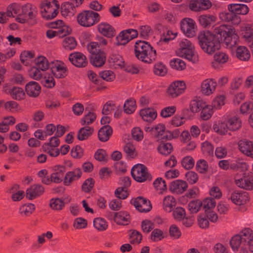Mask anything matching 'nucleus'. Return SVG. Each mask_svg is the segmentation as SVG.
<instances>
[{"label": "nucleus", "mask_w": 253, "mask_h": 253, "mask_svg": "<svg viewBox=\"0 0 253 253\" xmlns=\"http://www.w3.org/2000/svg\"><path fill=\"white\" fill-rule=\"evenodd\" d=\"M69 60L73 65L77 67H84L87 64L85 56L81 52H74L69 55Z\"/></svg>", "instance_id": "obj_10"}, {"label": "nucleus", "mask_w": 253, "mask_h": 253, "mask_svg": "<svg viewBox=\"0 0 253 253\" xmlns=\"http://www.w3.org/2000/svg\"><path fill=\"white\" fill-rule=\"evenodd\" d=\"M241 35L248 42H253V30L249 24H245L242 26Z\"/></svg>", "instance_id": "obj_33"}, {"label": "nucleus", "mask_w": 253, "mask_h": 253, "mask_svg": "<svg viewBox=\"0 0 253 253\" xmlns=\"http://www.w3.org/2000/svg\"><path fill=\"white\" fill-rule=\"evenodd\" d=\"M124 151L130 158H134L137 156L134 146L131 143H126L124 147Z\"/></svg>", "instance_id": "obj_55"}, {"label": "nucleus", "mask_w": 253, "mask_h": 253, "mask_svg": "<svg viewBox=\"0 0 253 253\" xmlns=\"http://www.w3.org/2000/svg\"><path fill=\"white\" fill-rule=\"evenodd\" d=\"M139 115L144 121L151 123L157 118V112L153 108H145L140 110Z\"/></svg>", "instance_id": "obj_21"}, {"label": "nucleus", "mask_w": 253, "mask_h": 253, "mask_svg": "<svg viewBox=\"0 0 253 253\" xmlns=\"http://www.w3.org/2000/svg\"><path fill=\"white\" fill-rule=\"evenodd\" d=\"M108 218L110 219H113L115 222L118 225H126L130 221L129 214L126 211H120L116 212L112 215H108Z\"/></svg>", "instance_id": "obj_8"}, {"label": "nucleus", "mask_w": 253, "mask_h": 253, "mask_svg": "<svg viewBox=\"0 0 253 253\" xmlns=\"http://www.w3.org/2000/svg\"><path fill=\"white\" fill-rule=\"evenodd\" d=\"M236 56L241 60L247 61L250 59L251 54L246 47L240 46L237 48Z\"/></svg>", "instance_id": "obj_40"}, {"label": "nucleus", "mask_w": 253, "mask_h": 253, "mask_svg": "<svg viewBox=\"0 0 253 253\" xmlns=\"http://www.w3.org/2000/svg\"><path fill=\"white\" fill-rule=\"evenodd\" d=\"M214 61L212 62V67L216 69L221 68V65L227 62L228 55L223 52H217L213 56Z\"/></svg>", "instance_id": "obj_24"}, {"label": "nucleus", "mask_w": 253, "mask_h": 253, "mask_svg": "<svg viewBox=\"0 0 253 253\" xmlns=\"http://www.w3.org/2000/svg\"><path fill=\"white\" fill-rule=\"evenodd\" d=\"M23 14L27 15L29 18L35 21L37 14V7L31 3H27L21 7Z\"/></svg>", "instance_id": "obj_29"}, {"label": "nucleus", "mask_w": 253, "mask_h": 253, "mask_svg": "<svg viewBox=\"0 0 253 253\" xmlns=\"http://www.w3.org/2000/svg\"><path fill=\"white\" fill-rule=\"evenodd\" d=\"M64 206V202L59 198H52L50 201V207L53 210H61Z\"/></svg>", "instance_id": "obj_59"}, {"label": "nucleus", "mask_w": 253, "mask_h": 253, "mask_svg": "<svg viewBox=\"0 0 253 253\" xmlns=\"http://www.w3.org/2000/svg\"><path fill=\"white\" fill-rule=\"evenodd\" d=\"M170 66L174 69L181 71L185 69L186 64L180 58H173L170 61Z\"/></svg>", "instance_id": "obj_47"}, {"label": "nucleus", "mask_w": 253, "mask_h": 253, "mask_svg": "<svg viewBox=\"0 0 253 253\" xmlns=\"http://www.w3.org/2000/svg\"><path fill=\"white\" fill-rule=\"evenodd\" d=\"M216 85L217 83L214 79H206L201 84V92L205 95H210L215 91Z\"/></svg>", "instance_id": "obj_13"}, {"label": "nucleus", "mask_w": 253, "mask_h": 253, "mask_svg": "<svg viewBox=\"0 0 253 253\" xmlns=\"http://www.w3.org/2000/svg\"><path fill=\"white\" fill-rule=\"evenodd\" d=\"M202 206V202L200 200H194L188 204V209L191 213H197Z\"/></svg>", "instance_id": "obj_63"}, {"label": "nucleus", "mask_w": 253, "mask_h": 253, "mask_svg": "<svg viewBox=\"0 0 253 253\" xmlns=\"http://www.w3.org/2000/svg\"><path fill=\"white\" fill-rule=\"evenodd\" d=\"M35 65L40 69L41 70L44 71L49 68V62L46 58L43 56H39L35 59Z\"/></svg>", "instance_id": "obj_41"}, {"label": "nucleus", "mask_w": 253, "mask_h": 253, "mask_svg": "<svg viewBox=\"0 0 253 253\" xmlns=\"http://www.w3.org/2000/svg\"><path fill=\"white\" fill-rule=\"evenodd\" d=\"M93 226L97 230L102 231L107 228L108 224L104 219L97 217L93 220Z\"/></svg>", "instance_id": "obj_50"}, {"label": "nucleus", "mask_w": 253, "mask_h": 253, "mask_svg": "<svg viewBox=\"0 0 253 253\" xmlns=\"http://www.w3.org/2000/svg\"><path fill=\"white\" fill-rule=\"evenodd\" d=\"M27 94L31 97H36L40 93L41 87L39 84L35 81L28 82L25 85Z\"/></svg>", "instance_id": "obj_19"}, {"label": "nucleus", "mask_w": 253, "mask_h": 253, "mask_svg": "<svg viewBox=\"0 0 253 253\" xmlns=\"http://www.w3.org/2000/svg\"><path fill=\"white\" fill-rule=\"evenodd\" d=\"M133 205L135 208L141 212H148L152 209L150 201L141 197L136 198L133 202Z\"/></svg>", "instance_id": "obj_12"}, {"label": "nucleus", "mask_w": 253, "mask_h": 253, "mask_svg": "<svg viewBox=\"0 0 253 253\" xmlns=\"http://www.w3.org/2000/svg\"><path fill=\"white\" fill-rule=\"evenodd\" d=\"M97 29L99 32L105 36L110 38L115 35L114 28L107 23H100L98 25Z\"/></svg>", "instance_id": "obj_27"}, {"label": "nucleus", "mask_w": 253, "mask_h": 253, "mask_svg": "<svg viewBox=\"0 0 253 253\" xmlns=\"http://www.w3.org/2000/svg\"><path fill=\"white\" fill-rule=\"evenodd\" d=\"M219 18L223 21L230 22L233 25H239L241 19L240 16L236 15L234 12H221L219 14Z\"/></svg>", "instance_id": "obj_22"}, {"label": "nucleus", "mask_w": 253, "mask_h": 253, "mask_svg": "<svg viewBox=\"0 0 253 253\" xmlns=\"http://www.w3.org/2000/svg\"><path fill=\"white\" fill-rule=\"evenodd\" d=\"M182 167L186 169H192L195 165L194 159L190 156H187L182 158L181 161Z\"/></svg>", "instance_id": "obj_54"}, {"label": "nucleus", "mask_w": 253, "mask_h": 253, "mask_svg": "<svg viewBox=\"0 0 253 253\" xmlns=\"http://www.w3.org/2000/svg\"><path fill=\"white\" fill-rule=\"evenodd\" d=\"M106 56L104 51H99L98 53L91 55L90 62L92 65L96 67H102L105 63Z\"/></svg>", "instance_id": "obj_26"}, {"label": "nucleus", "mask_w": 253, "mask_h": 253, "mask_svg": "<svg viewBox=\"0 0 253 253\" xmlns=\"http://www.w3.org/2000/svg\"><path fill=\"white\" fill-rule=\"evenodd\" d=\"M169 187L172 193L181 194L187 190L188 184L185 181L178 179L171 182Z\"/></svg>", "instance_id": "obj_14"}, {"label": "nucleus", "mask_w": 253, "mask_h": 253, "mask_svg": "<svg viewBox=\"0 0 253 253\" xmlns=\"http://www.w3.org/2000/svg\"><path fill=\"white\" fill-rule=\"evenodd\" d=\"M173 215L175 219L181 221L185 217V211L183 208L176 207L173 211Z\"/></svg>", "instance_id": "obj_64"}, {"label": "nucleus", "mask_w": 253, "mask_h": 253, "mask_svg": "<svg viewBox=\"0 0 253 253\" xmlns=\"http://www.w3.org/2000/svg\"><path fill=\"white\" fill-rule=\"evenodd\" d=\"M113 132L110 126L106 125L102 127L98 131V136L100 141L106 142L109 140Z\"/></svg>", "instance_id": "obj_30"}, {"label": "nucleus", "mask_w": 253, "mask_h": 253, "mask_svg": "<svg viewBox=\"0 0 253 253\" xmlns=\"http://www.w3.org/2000/svg\"><path fill=\"white\" fill-rule=\"evenodd\" d=\"M213 130L220 135H224L228 129L227 123L225 122L218 121L214 123L213 125Z\"/></svg>", "instance_id": "obj_39"}, {"label": "nucleus", "mask_w": 253, "mask_h": 253, "mask_svg": "<svg viewBox=\"0 0 253 253\" xmlns=\"http://www.w3.org/2000/svg\"><path fill=\"white\" fill-rule=\"evenodd\" d=\"M176 35V33H174L171 30L166 29L161 36L160 42L168 43L170 41L173 40Z\"/></svg>", "instance_id": "obj_53"}, {"label": "nucleus", "mask_w": 253, "mask_h": 253, "mask_svg": "<svg viewBox=\"0 0 253 253\" xmlns=\"http://www.w3.org/2000/svg\"><path fill=\"white\" fill-rule=\"evenodd\" d=\"M96 118L95 113L89 112L85 114L81 120V124L82 126L89 125L93 123Z\"/></svg>", "instance_id": "obj_49"}, {"label": "nucleus", "mask_w": 253, "mask_h": 253, "mask_svg": "<svg viewBox=\"0 0 253 253\" xmlns=\"http://www.w3.org/2000/svg\"><path fill=\"white\" fill-rule=\"evenodd\" d=\"M82 175V171L79 168H76L71 171H68L64 177L63 184L65 186H69L73 182L79 180Z\"/></svg>", "instance_id": "obj_11"}, {"label": "nucleus", "mask_w": 253, "mask_h": 253, "mask_svg": "<svg viewBox=\"0 0 253 253\" xmlns=\"http://www.w3.org/2000/svg\"><path fill=\"white\" fill-rule=\"evenodd\" d=\"M35 210V206L31 203L22 205L19 208V212L22 216H28Z\"/></svg>", "instance_id": "obj_44"}, {"label": "nucleus", "mask_w": 253, "mask_h": 253, "mask_svg": "<svg viewBox=\"0 0 253 253\" xmlns=\"http://www.w3.org/2000/svg\"><path fill=\"white\" fill-rule=\"evenodd\" d=\"M63 47L67 50H73L77 46V42L75 39L72 37H66L63 41Z\"/></svg>", "instance_id": "obj_43"}, {"label": "nucleus", "mask_w": 253, "mask_h": 253, "mask_svg": "<svg viewBox=\"0 0 253 253\" xmlns=\"http://www.w3.org/2000/svg\"><path fill=\"white\" fill-rule=\"evenodd\" d=\"M129 33L127 30L122 31L119 35L117 37V40L119 44L124 45L130 41V36H129Z\"/></svg>", "instance_id": "obj_56"}, {"label": "nucleus", "mask_w": 253, "mask_h": 253, "mask_svg": "<svg viewBox=\"0 0 253 253\" xmlns=\"http://www.w3.org/2000/svg\"><path fill=\"white\" fill-rule=\"evenodd\" d=\"M166 127L164 125L159 124L154 126L153 129V135L157 138H164L165 136L162 137L163 134L165 133Z\"/></svg>", "instance_id": "obj_62"}, {"label": "nucleus", "mask_w": 253, "mask_h": 253, "mask_svg": "<svg viewBox=\"0 0 253 253\" xmlns=\"http://www.w3.org/2000/svg\"><path fill=\"white\" fill-rule=\"evenodd\" d=\"M216 17L213 15L203 14L200 15L198 20L200 24L204 28H208L216 21Z\"/></svg>", "instance_id": "obj_28"}, {"label": "nucleus", "mask_w": 253, "mask_h": 253, "mask_svg": "<svg viewBox=\"0 0 253 253\" xmlns=\"http://www.w3.org/2000/svg\"><path fill=\"white\" fill-rule=\"evenodd\" d=\"M134 52L137 59L147 63L155 61L157 57L156 50L145 41H138L135 42Z\"/></svg>", "instance_id": "obj_2"}, {"label": "nucleus", "mask_w": 253, "mask_h": 253, "mask_svg": "<svg viewBox=\"0 0 253 253\" xmlns=\"http://www.w3.org/2000/svg\"><path fill=\"white\" fill-rule=\"evenodd\" d=\"M243 242L242 237L238 234L235 235L231 238L230 241V245L233 251H237L240 247L241 243Z\"/></svg>", "instance_id": "obj_46"}, {"label": "nucleus", "mask_w": 253, "mask_h": 253, "mask_svg": "<svg viewBox=\"0 0 253 253\" xmlns=\"http://www.w3.org/2000/svg\"><path fill=\"white\" fill-rule=\"evenodd\" d=\"M176 54L184 57L193 63L199 61V56L195 50L194 44L188 39H183L179 42V47L176 51Z\"/></svg>", "instance_id": "obj_3"}, {"label": "nucleus", "mask_w": 253, "mask_h": 253, "mask_svg": "<svg viewBox=\"0 0 253 253\" xmlns=\"http://www.w3.org/2000/svg\"><path fill=\"white\" fill-rule=\"evenodd\" d=\"M66 170V168L64 166H54L52 169V173L50 175L51 181L55 183H59L63 181L64 173Z\"/></svg>", "instance_id": "obj_9"}, {"label": "nucleus", "mask_w": 253, "mask_h": 253, "mask_svg": "<svg viewBox=\"0 0 253 253\" xmlns=\"http://www.w3.org/2000/svg\"><path fill=\"white\" fill-rule=\"evenodd\" d=\"M209 166L207 161L204 159L199 160L196 164V170L201 173H205L208 170Z\"/></svg>", "instance_id": "obj_57"}, {"label": "nucleus", "mask_w": 253, "mask_h": 253, "mask_svg": "<svg viewBox=\"0 0 253 253\" xmlns=\"http://www.w3.org/2000/svg\"><path fill=\"white\" fill-rule=\"evenodd\" d=\"M8 93L10 96L15 100H23L25 97V93L24 90L20 87H12L9 90Z\"/></svg>", "instance_id": "obj_34"}, {"label": "nucleus", "mask_w": 253, "mask_h": 253, "mask_svg": "<svg viewBox=\"0 0 253 253\" xmlns=\"http://www.w3.org/2000/svg\"><path fill=\"white\" fill-rule=\"evenodd\" d=\"M42 16L46 19L54 18L58 13L57 7L54 8L41 7Z\"/></svg>", "instance_id": "obj_38"}, {"label": "nucleus", "mask_w": 253, "mask_h": 253, "mask_svg": "<svg viewBox=\"0 0 253 253\" xmlns=\"http://www.w3.org/2000/svg\"><path fill=\"white\" fill-rule=\"evenodd\" d=\"M185 83L183 81H177L170 84L167 92L171 97H176L182 94L186 89Z\"/></svg>", "instance_id": "obj_7"}, {"label": "nucleus", "mask_w": 253, "mask_h": 253, "mask_svg": "<svg viewBox=\"0 0 253 253\" xmlns=\"http://www.w3.org/2000/svg\"><path fill=\"white\" fill-rule=\"evenodd\" d=\"M176 204V200L172 196H167L163 200V209L167 212H170L172 211L174 207H175Z\"/></svg>", "instance_id": "obj_31"}, {"label": "nucleus", "mask_w": 253, "mask_h": 253, "mask_svg": "<svg viewBox=\"0 0 253 253\" xmlns=\"http://www.w3.org/2000/svg\"><path fill=\"white\" fill-rule=\"evenodd\" d=\"M52 74L56 78H63L67 75V68L65 64L61 62L57 61L51 68Z\"/></svg>", "instance_id": "obj_16"}, {"label": "nucleus", "mask_w": 253, "mask_h": 253, "mask_svg": "<svg viewBox=\"0 0 253 253\" xmlns=\"http://www.w3.org/2000/svg\"><path fill=\"white\" fill-rule=\"evenodd\" d=\"M94 131L93 127L90 126H84L80 129L78 133V138L83 141L87 139Z\"/></svg>", "instance_id": "obj_37"}, {"label": "nucleus", "mask_w": 253, "mask_h": 253, "mask_svg": "<svg viewBox=\"0 0 253 253\" xmlns=\"http://www.w3.org/2000/svg\"><path fill=\"white\" fill-rule=\"evenodd\" d=\"M75 4L73 2H68L61 6V13L64 16H72L76 12Z\"/></svg>", "instance_id": "obj_36"}, {"label": "nucleus", "mask_w": 253, "mask_h": 253, "mask_svg": "<svg viewBox=\"0 0 253 253\" xmlns=\"http://www.w3.org/2000/svg\"><path fill=\"white\" fill-rule=\"evenodd\" d=\"M131 173L133 179L137 182H143L152 179L147 168L143 164H138L131 169Z\"/></svg>", "instance_id": "obj_5"}, {"label": "nucleus", "mask_w": 253, "mask_h": 253, "mask_svg": "<svg viewBox=\"0 0 253 253\" xmlns=\"http://www.w3.org/2000/svg\"><path fill=\"white\" fill-rule=\"evenodd\" d=\"M230 199L237 205H244L249 201L248 194L244 191H235L231 194Z\"/></svg>", "instance_id": "obj_18"}, {"label": "nucleus", "mask_w": 253, "mask_h": 253, "mask_svg": "<svg viewBox=\"0 0 253 253\" xmlns=\"http://www.w3.org/2000/svg\"><path fill=\"white\" fill-rule=\"evenodd\" d=\"M229 11L234 12L236 15H246L249 11L247 5L241 3H231L228 5Z\"/></svg>", "instance_id": "obj_25"}, {"label": "nucleus", "mask_w": 253, "mask_h": 253, "mask_svg": "<svg viewBox=\"0 0 253 253\" xmlns=\"http://www.w3.org/2000/svg\"><path fill=\"white\" fill-rule=\"evenodd\" d=\"M229 29L225 25L215 27L213 34L209 31L200 32L198 36V43L202 49L209 54L213 53L220 47L218 39H222Z\"/></svg>", "instance_id": "obj_1"}, {"label": "nucleus", "mask_w": 253, "mask_h": 253, "mask_svg": "<svg viewBox=\"0 0 253 253\" xmlns=\"http://www.w3.org/2000/svg\"><path fill=\"white\" fill-rule=\"evenodd\" d=\"M180 28L184 35L188 38H193L196 36L197 26L192 18H183L180 22Z\"/></svg>", "instance_id": "obj_6"}, {"label": "nucleus", "mask_w": 253, "mask_h": 253, "mask_svg": "<svg viewBox=\"0 0 253 253\" xmlns=\"http://www.w3.org/2000/svg\"><path fill=\"white\" fill-rule=\"evenodd\" d=\"M238 148L243 154L253 158V142L246 139L240 140Z\"/></svg>", "instance_id": "obj_17"}, {"label": "nucleus", "mask_w": 253, "mask_h": 253, "mask_svg": "<svg viewBox=\"0 0 253 253\" xmlns=\"http://www.w3.org/2000/svg\"><path fill=\"white\" fill-rule=\"evenodd\" d=\"M172 149V146L170 143H162L158 147V151L164 155L169 154Z\"/></svg>", "instance_id": "obj_58"}, {"label": "nucleus", "mask_w": 253, "mask_h": 253, "mask_svg": "<svg viewBox=\"0 0 253 253\" xmlns=\"http://www.w3.org/2000/svg\"><path fill=\"white\" fill-rule=\"evenodd\" d=\"M44 192V188L39 184H34L30 186L26 190V197L30 200H32L41 196Z\"/></svg>", "instance_id": "obj_23"}, {"label": "nucleus", "mask_w": 253, "mask_h": 253, "mask_svg": "<svg viewBox=\"0 0 253 253\" xmlns=\"http://www.w3.org/2000/svg\"><path fill=\"white\" fill-rule=\"evenodd\" d=\"M213 114L212 107L205 103L202 108L201 118L204 120H207L211 118Z\"/></svg>", "instance_id": "obj_42"}, {"label": "nucleus", "mask_w": 253, "mask_h": 253, "mask_svg": "<svg viewBox=\"0 0 253 253\" xmlns=\"http://www.w3.org/2000/svg\"><path fill=\"white\" fill-rule=\"evenodd\" d=\"M239 41V37L234 29H229L224 37V42L227 46L232 48Z\"/></svg>", "instance_id": "obj_15"}, {"label": "nucleus", "mask_w": 253, "mask_h": 253, "mask_svg": "<svg viewBox=\"0 0 253 253\" xmlns=\"http://www.w3.org/2000/svg\"><path fill=\"white\" fill-rule=\"evenodd\" d=\"M21 6L17 3H12L9 4L6 8V12L7 15L10 17H14L20 15L21 11Z\"/></svg>", "instance_id": "obj_35"}, {"label": "nucleus", "mask_w": 253, "mask_h": 253, "mask_svg": "<svg viewBox=\"0 0 253 253\" xmlns=\"http://www.w3.org/2000/svg\"><path fill=\"white\" fill-rule=\"evenodd\" d=\"M239 234L242 237L244 242L249 243L253 239V231L251 228H246L242 230Z\"/></svg>", "instance_id": "obj_51"}, {"label": "nucleus", "mask_w": 253, "mask_h": 253, "mask_svg": "<svg viewBox=\"0 0 253 253\" xmlns=\"http://www.w3.org/2000/svg\"><path fill=\"white\" fill-rule=\"evenodd\" d=\"M69 33V32L68 30H65L64 28H62L56 30H49L47 31L46 34L48 38L51 39L56 36L59 37L66 36Z\"/></svg>", "instance_id": "obj_48"}, {"label": "nucleus", "mask_w": 253, "mask_h": 253, "mask_svg": "<svg viewBox=\"0 0 253 253\" xmlns=\"http://www.w3.org/2000/svg\"><path fill=\"white\" fill-rule=\"evenodd\" d=\"M99 14L91 10H84L78 14L77 19L78 23L84 27H91L100 20Z\"/></svg>", "instance_id": "obj_4"}, {"label": "nucleus", "mask_w": 253, "mask_h": 253, "mask_svg": "<svg viewBox=\"0 0 253 253\" xmlns=\"http://www.w3.org/2000/svg\"><path fill=\"white\" fill-rule=\"evenodd\" d=\"M176 107L175 106H170L165 107L162 109L160 115L164 118L169 117L176 112Z\"/></svg>", "instance_id": "obj_60"}, {"label": "nucleus", "mask_w": 253, "mask_h": 253, "mask_svg": "<svg viewBox=\"0 0 253 253\" xmlns=\"http://www.w3.org/2000/svg\"><path fill=\"white\" fill-rule=\"evenodd\" d=\"M235 183L240 188L246 190L253 189V176L252 175H248L239 179L235 177Z\"/></svg>", "instance_id": "obj_20"}, {"label": "nucleus", "mask_w": 253, "mask_h": 253, "mask_svg": "<svg viewBox=\"0 0 253 253\" xmlns=\"http://www.w3.org/2000/svg\"><path fill=\"white\" fill-rule=\"evenodd\" d=\"M164 238V232L160 229H154L151 234L150 239L153 242H158Z\"/></svg>", "instance_id": "obj_61"}, {"label": "nucleus", "mask_w": 253, "mask_h": 253, "mask_svg": "<svg viewBox=\"0 0 253 253\" xmlns=\"http://www.w3.org/2000/svg\"><path fill=\"white\" fill-rule=\"evenodd\" d=\"M226 123L228 129L232 131L239 129L242 126L241 120L236 116L231 117Z\"/></svg>", "instance_id": "obj_32"}, {"label": "nucleus", "mask_w": 253, "mask_h": 253, "mask_svg": "<svg viewBox=\"0 0 253 253\" xmlns=\"http://www.w3.org/2000/svg\"><path fill=\"white\" fill-rule=\"evenodd\" d=\"M124 112L128 114H132L135 110L136 108L135 101L133 99L127 100L125 102Z\"/></svg>", "instance_id": "obj_45"}, {"label": "nucleus", "mask_w": 253, "mask_h": 253, "mask_svg": "<svg viewBox=\"0 0 253 253\" xmlns=\"http://www.w3.org/2000/svg\"><path fill=\"white\" fill-rule=\"evenodd\" d=\"M205 102L201 99H194L191 100L190 104V108L193 113L198 112L202 109Z\"/></svg>", "instance_id": "obj_52"}]
</instances>
